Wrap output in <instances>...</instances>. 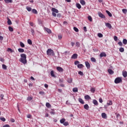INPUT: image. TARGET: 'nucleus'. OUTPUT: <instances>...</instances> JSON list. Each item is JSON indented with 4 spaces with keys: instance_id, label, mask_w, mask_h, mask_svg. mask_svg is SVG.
<instances>
[{
    "instance_id": "f257e3e1",
    "label": "nucleus",
    "mask_w": 127,
    "mask_h": 127,
    "mask_svg": "<svg viewBox=\"0 0 127 127\" xmlns=\"http://www.w3.org/2000/svg\"><path fill=\"white\" fill-rule=\"evenodd\" d=\"M20 62L23 63V64H26L27 61H26V55L25 54H22L20 55Z\"/></svg>"
},
{
    "instance_id": "f03ea898",
    "label": "nucleus",
    "mask_w": 127,
    "mask_h": 127,
    "mask_svg": "<svg viewBox=\"0 0 127 127\" xmlns=\"http://www.w3.org/2000/svg\"><path fill=\"white\" fill-rule=\"evenodd\" d=\"M47 55L48 56H54V55H55V53H54L53 50L49 49L47 51Z\"/></svg>"
},
{
    "instance_id": "7ed1b4c3",
    "label": "nucleus",
    "mask_w": 127,
    "mask_h": 127,
    "mask_svg": "<svg viewBox=\"0 0 127 127\" xmlns=\"http://www.w3.org/2000/svg\"><path fill=\"white\" fill-rule=\"evenodd\" d=\"M121 82H123L122 77H117L115 80V84H119L120 83H121Z\"/></svg>"
},
{
    "instance_id": "20e7f679",
    "label": "nucleus",
    "mask_w": 127,
    "mask_h": 127,
    "mask_svg": "<svg viewBox=\"0 0 127 127\" xmlns=\"http://www.w3.org/2000/svg\"><path fill=\"white\" fill-rule=\"evenodd\" d=\"M71 59H77L78 58V55L77 54H74L71 56Z\"/></svg>"
},
{
    "instance_id": "39448f33",
    "label": "nucleus",
    "mask_w": 127,
    "mask_h": 127,
    "mask_svg": "<svg viewBox=\"0 0 127 127\" xmlns=\"http://www.w3.org/2000/svg\"><path fill=\"white\" fill-rule=\"evenodd\" d=\"M98 15H99V17H101V18H106V16H105V15H104L101 12H99Z\"/></svg>"
},
{
    "instance_id": "423d86ee",
    "label": "nucleus",
    "mask_w": 127,
    "mask_h": 127,
    "mask_svg": "<svg viewBox=\"0 0 127 127\" xmlns=\"http://www.w3.org/2000/svg\"><path fill=\"white\" fill-rule=\"evenodd\" d=\"M57 70L59 72H63V71H64V69L62 67H61L60 66L57 67Z\"/></svg>"
},
{
    "instance_id": "0eeeda50",
    "label": "nucleus",
    "mask_w": 127,
    "mask_h": 127,
    "mask_svg": "<svg viewBox=\"0 0 127 127\" xmlns=\"http://www.w3.org/2000/svg\"><path fill=\"white\" fill-rule=\"evenodd\" d=\"M105 25L106 27H108L109 29H112V25L110 24V23H106Z\"/></svg>"
},
{
    "instance_id": "6e6552de",
    "label": "nucleus",
    "mask_w": 127,
    "mask_h": 127,
    "mask_svg": "<svg viewBox=\"0 0 127 127\" xmlns=\"http://www.w3.org/2000/svg\"><path fill=\"white\" fill-rule=\"evenodd\" d=\"M85 66L87 68V69H90V67H91V65H90V64L88 62H85Z\"/></svg>"
},
{
    "instance_id": "1a4fd4ad",
    "label": "nucleus",
    "mask_w": 127,
    "mask_h": 127,
    "mask_svg": "<svg viewBox=\"0 0 127 127\" xmlns=\"http://www.w3.org/2000/svg\"><path fill=\"white\" fill-rule=\"evenodd\" d=\"M52 11H53V12H55V13H58L59 12V11L58 10V9L55 8H52Z\"/></svg>"
},
{
    "instance_id": "9d476101",
    "label": "nucleus",
    "mask_w": 127,
    "mask_h": 127,
    "mask_svg": "<svg viewBox=\"0 0 127 127\" xmlns=\"http://www.w3.org/2000/svg\"><path fill=\"white\" fill-rule=\"evenodd\" d=\"M108 72L110 74V75H113V74H114V73L113 70L111 68L108 69Z\"/></svg>"
},
{
    "instance_id": "9b49d317",
    "label": "nucleus",
    "mask_w": 127,
    "mask_h": 127,
    "mask_svg": "<svg viewBox=\"0 0 127 127\" xmlns=\"http://www.w3.org/2000/svg\"><path fill=\"white\" fill-rule=\"evenodd\" d=\"M107 57V55L105 52H102L100 54V57Z\"/></svg>"
},
{
    "instance_id": "f8f14e48",
    "label": "nucleus",
    "mask_w": 127,
    "mask_h": 127,
    "mask_svg": "<svg viewBox=\"0 0 127 127\" xmlns=\"http://www.w3.org/2000/svg\"><path fill=\"white\" fill-rule=\"evenodd\" d=\"M101 116L103 119H107V114L105 113H102Z\"/></svg>"
},
{
    "instance_id": "ddd939ff",
    "label": "nucleus",
    "mask_w": 127,
    "mask_h": 127,
    "mask_svg": "<svg viewBox=\"0 0 127 127\" xmlns=\"http://www.w3.org/2000/svg\"><path fill=\"white\" fill-rule=\"evenodd\" d=\"M123 76L124 77V78H126L127 76V71H123Z\"/></svg>"
},
{
    "instance_id": "4468645a",
    "label": "nucleus",
    "mask_w": 127,
    "mask_h": 127,
    "mask_svg": "<svg viewBox=\"0 0 127 127\" xmlns=\"http://www.w3.org/2000/svg\"><path fill=\"white\" fill-rule=\"evenodd\" d=\"M45 30L48 32V33H51L52 31L50 29H49L48 28H45Z\"/></svg>"
},
{
    "instance_id": "2eb2a0df",
    "label": "nucleus",
    "mask_w": 127,
    "mask_h": 127,
    "mask_svg": "<svg viewBox=\"0 0 127 127\" xmlns=\"http://www.w3.org/2000/svg\"><path fill=\"white\" fill-rule=\"evenodd\" d=\"M76 7H77V8H78V9H81V8H82L81 4H80V3H76Z\"/></svg>"
},
{
    "instance_id": "dca6fc26",
    "label": "nucleus",
    "mask_w": 127,
    "mask_h": 127,
    "mask_svg": "<svg viewBox=\"0 0 127 127\" xmlns=\"http://www.w3.org/2000/svg\"><path fill=\"white\" fill-rule=\"evenodd\" d=\"M106 13H107V14H108L109 16H110V17H112V16H113V15L109 11V10H106Z\"/></svg>"
},
{
    "instance_id": "f3484780",
    "label": "nucleus",
    "mask_w": 127,
    "mask_h": 127,
    "mask_svg": "<svg viewBox=\"0 0 127 127\" xmlns=\"http://www.w3.org/2000/svg\"><path fill=\"white\" fill-rule=\"evenodd\" d=\"M93 104H94V105H95V106H98V101L96 100V99H94L93 100Z\"/></svg>"
},
{
    "instance_id": "a211bd4d",
    "label": "nucleus",
    "mask_w": 127,
    "mask_h": 127,
    "mask_svg": "<svg viewBox=\"0 0 127 127\" xmlns=\"http://www.w3.org/2000/svg\"><path fill=\"white\" fill-rule=\"evenodd\" d=\"M7 52H10L11 53H12L13 52H14V51L11 49V48H8L7 49Z\"/></svg>"
},
{
    "instance_id": "6ab92c4d",
    "label": "nucleus",
    "mask_w": 127,
    "mask_h": 127,
    "mask_svg": "<svg viewBox=\"0 0 127 127\" xmlns=\"http://www.w3.org/2000/svg\"><path fill=\"white\" fill-rule=\"evenodd\" d=\"M32 12L33 13H34L35 14H37V13H38V12L37 11V10L35 9H33L32 10Z\"/></svg>"
},
{
    "instance_id": "aec40b11",
    "label": "nucleus",
    "mask_w": 127,
    "mask_h": 127,
    "mask_svg": "<svg viewBox=\"0 0 127 127\" xmlns=\"http://www.w3.org/2000/svg\"><path fill=\"white\" fill-rule=\"evenodd\" d=\"M84 99L85 100H91V97H90L89 95H85L84 96Z\"/></svg>"
},
{
    "instance_id": "412c9836",
    "label": "nucleus",
    "mask_w": 127,
    "mask_h": 127,
    "mask_svg": "<svg viewBox=\"0 0 127 127\" xmlns=\"http://www.w3.org/2000/svg\"><path fill=\"white\" fill-rule=\"evenodd\" d=\"M78 101L79 102V103H80V104H84L85 103L84 102V100H83V99H82V98H79Z\"/></svg>"
},
{
    "instance_id": "4be33fe9",
    "label": "nucleus",
    "mask_w": 127,
    "mask_h": 127,
    "mask_svg": "<svg viewBox=\"0 0 127 127\" xmlns=\"http://www.w3.org/2000/svg\"><path fill=\"white\" fill-rule=\"evenodd\" d=\"M18 51L20 52V53H23V52H24V49L19 48L18 49Z\"/></svg>"
},
{
    "instance_id": "5701e85b",
    "label": "nucleus",
    "mask_w": 127,
    "mask_h": 127,
    "mask_svg": "<svg viewBox=\"0 0 127 127\" xmlns=\"http://www.w3.org/2000/svg\"><path fill=\"white\" fill-rule=\"evenodd\" d=\"M80 2L82 5H85L86 4V2L84 0H80Z\"/></svg>"
},
{
    "instance_id": "b1692460",
    "label": "nucleus",
    "mask_w": 127,
    "mask_h": 127,
    "mask_svg": "<svg viewBox=\"0 0 127 127\" xmlns=\"http://www.w3.org/2000/svg\"><path fill=\"white\" fill-rule=\"evenodd\" d=\"M90 91L91 93H95V91H96V88H95V87H92L90 89Z\"/></svg>"
},
{
    "instance_id": "393cba45",
    "label": "nucleus",
    "mask_w": 127,
    "mask_h": 127,
    "mask_svg": "<svg viewBox=\"0 0 127 127\" xmlns=\"http://www.w3.org/2000/svg\"><path fill=\"white\" fill-rule=\"evenodd\" d=\"M83 67H84L83 64H78L77 65V67L79 68V69H81V68H83Z\"/></svg>"
},
{
    "instance_id": "a878e982",
    "label": "nucleus",
    "mask_w": 127,
    "mask_h": 127,
    "mask_svg": "<svg viewBox=\"0 0 127 127\" xmlns=\"http://www.w3.org/2000/svg\"><path fill=\"white\" fill-rule=\"evenodd\" d=\"M72 92H74V93H76V92H78V88L77 87L73 88L72 89Z\"/></svg>"
},
{
    "instance_id": "bb28decb",
    "label": "nucleus",
    "mask_w": 127,
    "mask_h": 127,
    "mask_svg": "<svg viewBox=\"0 0 127 127\" xmlns=\"http://www.w3.org/2000/svg\"><path fill=\"white\" fill-rule=\"evenodd\" d=\"M6 3H9L12 2V0H4Z\"/></svg>"
},
{
    "instance_id": "cd10ccee",
    "label": "nucleus",
    "mask_w": 127,
    "mask_h": 127,
    "mask_svg": "<svg viewBox=\"0 0 127 127\" xmlns=\"http://www.w3.org/2000/svg\"><path fill=\"white\" fill-rule=\"evenodd\" d=\"M72 81H73V79L72 78H69L67 79V82L69 84H71V83H72Z\"/></svg>"
},
{
    "instance_id": "c85d7f7f",
    "label": "nucleus",
    "mask_w": 127,
    "mask_h": 127,
    "mask_svg": "<svg viewBox=\"0 0 127 127\" xmlns=\"http://www.w3.org/2000/svg\"><path fill=\"white\" fill-rule=\"evenodd\" d=\"M26 8L27 9V10H28V11H31L32 8L30 7H28V6H26Z\"/></svg>"
},
{
    "instance_id": "c756f323",
    "label": "nucleus",
    "mask_w": 127,
    "mask_h": 127,
    "mask_svg": "<svg viewBox=\"0 0 127 127\" xmlns=\"http://www.w3.org/2000/svg\"><path fill=\"white\" fill-rule=\"evenodd\" d=\"M84 108L85 110H89V105H88V104H85L84 106Z\"/></svg>"
},
{
    "instance_id": "7c9ffc66",
    "label": "nucleus",
    "mask_w": 127,
    "mask_h": 127,
    "mask_svg": "<svg viewBox=\"0 0 127 127\" xmlns=\"http://www.w3.org/2000/svg\"><path fill=\"white\" fill-rule=\"evenodd\" d=\"M65 119L63 118L60 120L61 124H64L65 123Z\"/></svg>"
},
{
    "instance_id": "2f4dec72",
    "label": "nucleus",
    "mask_w": 127,
    "mask_h": 127,
    "mask_svg": "<svg viewBox=\"0 0 127 127\" xmlns=\"http://www.w3.org/2000/svg\"><path fill=\"white\" fill-rule=\"evenodd\" d=\"M27 42H28V44H29L30 45H31L32 44V41H31V40L29 39H28Z\"/></svg>"
},
{
    "instance_id": "473e14b6",
    "label": "nucleus",
    "mask_w": 127,
    "mask_h": 127,
    "mask_svg": "<svg viewBox=\"0 0 127 127\" xmlns=\"http://www.w3.org/2000/svg\"><path fill=\"white\" fill-rule=\"evenodd\" d=\"M51 75L52 77H56L55 74H54V71H53V70H52L51 71Z\"/></svg>"
},
{
    "instance_id": "72a5a7b5",
    "label": "nucleus",
    "mask_w": 127,
    "mask_h": 127,
    "mask_svg": "<svg viewBox=\"0 0 127 127\" xmlns=\"http://www.w3.org/2000/svg\"><path fill=\"white\" fill-rule=\"evenodd\" d=\"M7 23H8V25H11V24H12L11 20H10V19H9V18H8Z\"/></svg>"
},
{
    "instance_id": "f704fd0d",
    "label": "nucleus",
    "mask_w": 127,
    "mask_h": 127,
    "mask_svg": "<svg viewBox=\"0 0 127 127\" xmlns=\"http://www.w3.org/2000/svg\"><path fill=\"white\" fill-rule=\"evenodd\" d=\"M2 68L4 70H6V69L7 68V67H6V65H5V64H2Z\"/></svg>"
},
{
    "instance_id": "c9c22d12",
    "label": "nucleus",
    "mask_w": 127,
    "mask_h": 127,
    "mask_svg": "<svg viewBox=\"0 0 127 127\" xmlns=\"http://www.w3.org/2000/svg\"><path fill=\"white\" fill-rule=\"evenodd\" d=\"M73 30H74V31H75V32H79V29H77V28L76 27H73Z\"/></svg>"
},
{
    "instance_id": "e433bc0d",
    "label": "nucleus",
    "mask_w": 127,
    "mask_h": 127,
    "mask_svg": "<svg viewBox=\"0 0 127 127\" xmlns=\"http://www.w3.org/2000/svg\"><path fill=\"white\" fill-rule=\"evenodd\" d=\"M107 104L108 106H112V105H113V102H112V100H110L109 102H108Z\"/></svg>"
},
{
    "instance_id": "4c0bfd02",
    "label": "nucleus",
    "mask_w": 127,
    "mask_h": 127,
    "mask_svg": "<svg viewBox=\"0 0 127 127\" xmlns=\"http://www.w3.org/2000/svg\"><path fill=\"white\" fill-rule=\"evenodd\" d=\"M20 46H21V47H25V45H24V44L23 43H22V42H20Z\"/></svg>"
},
{
    "instance_id": "58836bf2",
    "label": "nucleus",
    "mask_w": 127,
    "mask_h": 127,
    "mask_svg": "<svg viewBox=\"0 0 127 127\" xmlns=\"http://www.w3.org/2000/svg\"><path fill=\"white\" fill-rule=\"evenodd\" d=\"M119 51L120 52H124V51H125V49H124L123 47H121L119 49Z\"/></svg>"
},
{
    "instance_id": "ea45409f",
    "label": "nucleus",
    "mask_w": 127,
    "mask_h": 127,
    "mask_svg": "<svg viewBox=\"0 0 127 127\" xmlns=\"http://www.w3.org/2000/svg\"><path fill=\"white\" fill-rule=\"evenodd\" d=\"M8 29H9V31H10L11 32H12V31H13V28L12 27H11V26L8 27Z\"/></svg>"
},
{
    "instance_id": "a19ab883",
    "label": "nucleus",
    "mask_w": 127,
    "mask_h": 127,
    "mask_svg": "<svg viewBox=\"0 0 127 127\" xmlns=\"http://www.w3.org/2000/svg\"><path fill=\"white\" fill-rule=\"evenodd\" d=\"M88 19L89 20V21H93V18H92V17L91 16H88Z\"/></svg>"
},
{
    "instance_id": "79ce46f5",
    "label": "nucleus",
    "mask_w": 127,
    "mask_h": 127,
    "mask_svg": "<svg viewBox=\"0 0 127 127\" xmlns=\"http://www.w3.org/2000/svg\"><path fill=\"white\" fill-rule=\"evenodd\" d=\"M97 35H98V37H99V38H102V37H103V35L101 33H99L97 34Z\"/></svg>"
},
{
    "instance_id": "37998d69",
    "label": "nucleus",
    "mask_w": 127,
    "mask_h": 127,
    "mask_svg": "<svg viewBox=\"0 0 127 127\" xmlns=\"http://www.w3.org/2000/svg\"><path fill=\"white\" fill-rule=\"evenodd\" d=\"M123 44L126 45V44H127V40L126 39H124L123 41Z\"/></svg>"
},
{
    "instance_id": "c03bdc74",
    "label": "nucleus",
    "mask_w": 127,
    "mask_h": 127,
    "mask_svg": "<svg viewBox=\"0 0 127 127\" xmlns=\"http://www.w3.org/2000/svg\"><path fill=\"white\" fill-rule=\"evenodd\" d=\"M46 106L47 108H50V107H51V105H50V103H47L46 104Z\"/></svg>"
},
{
    "instance_id": "a18cd8bd",
    "label": "nucleus",
    "mask_w": 127,
    "mask_h": 127,
    "mask_svg": "<svg viewBox=\"0 0 127 127\" xmlns=\"http://www.w3.org/2000/svg\"><path fill=\"white\" fill-rule=\"evenodd\" d=\"M75 46L76 47H80V43L79 42H76Z\"/></svg>"
},
{
    "instance_id": "49530a36",
    "label": "nucleus",
    "mask_w": 127,
    "mask_h": 127,
    "mask_svg": "<svg viewBox=\"0 0 127 127\" xmlns=\"http://www.w3.org/2000/svg\"><path fill=\"white\" fill-rule=\"evenodd\" d=\"M78 74L79 75H80V76H84V73H83V72H82L81 71H79L78 72Z\"/></svg>"
},
{
    "instance_id": "de8ad7c7",
    "label": "nucleus",
    "mask_w": 127,
    "mask_h": 127,
    "mask_svg": "<svg viewBox=\"0 0 127 127\" xmlns=\"http://www.w3.org/2000/svg\"><path fill=\"white\" fill-rule=\"evenodd\" d=\"M31 32L32 33V35L34 36V30L33 29H31Z\"/></svg>"
},
{
    "instance_id": "09e8293b",
    "label": "nucleus",
    "mask_w": 127,
    "mask_h": 127,
    "mask_svg": "<svg viewBox=\"0 0 127 127\" xmlns=\"http://www.w3.org/2000/svg\"><path fill=\"white\" fill-rule=\"evenodd\" d=\"M91 61H92V62H96V59L94 58H91Z\"/></svg>"
},
{
    "instance_id": "8fccbe9b",
    "label": "nucleus",
    "mask_w": 127,
    "mask_h": 127,
    "mask_svg": "<svg viewBox=\"0 0 127 127\" xmlns=\"http://www.w3.org/2000/svg\"><path fill=\"white\" fill-rule=\"evenodd\" d=\"M39 94H40V95H42V96H43V95H45V92H44L43 91H40Z\"/></svg>"
},
{
    "instance_id": "3c124183",
    "label": "nucleus",
    "mask_w": 127,
    "mask_h": 127,
    "mask_svg": "<svg viewBox=\"0 0 127 127\" xmlns=\"http://www.w3.org/2000/svg\"><path fill=\"white\" fill-rule=\"evenodd\" d=\"M0 121H2V122H5V118L3 117H1L0 118Z\"/></svg>"
},
{
    "instance_id": "603ef678",
    "label": "nucleus",
    "mask_w": 127,
    "mask_h": 127,
    "mask_svg": "<svg viewBox=\"0 0 127 127\" xmlns=\"http://www.w3.org/2000/svg\"><path fill=\"white\" fill-rule=\"evenodd\" d=\"M52 15H53L54 17H56V16H57V15L56 14V13H55L54 12H52Z\"/></svg>"
},
{
    "instance_id": "864d4df0",
    "label": "nucleus",
    "mask_w": 127,
    "mask_h": 127,
    "mask_svg": "<svg viewBox=\"0 0 127 127\" xmlns=\"http://www.w3.org/2000/svg\"><path fill=\"white\" fill-rule=\"evenodd\" d=\"M122 11L124 13H126L127 12V9H123Z\"/></svg>"
},
{
    "instance_id": "5fc2aeb1",
    "label": "nucleus",
    "mask_w": 127,
    "mask_h": 127,
    "mask_svg": "<svg viewBox=\"0 0 127 127\" xmlns=\"http://www.w3.org/2000/svg\"><path fill=\"white\" fill-rule=\"evenodd\" d=\"M63 125H64V126L67 127V126H68V125H69V123H68V122H64V123Z\"/></svg>"
},
{
    "instance_id": "6e6d98bb",
    "label": "nucleus",
    "mask_w": 127,
    "mask_h": 127,
    "mask_svg": "<svg viewBox=\"0 0 127 127\" xmlns=\"http://www.w3.org/2000/svg\"><path fill=\"white\" fill-rule=\"evenodd\" d=\"M33 98L32 97H28L27 98V101H31V100H32Z\"/></svg>"
},
{
    "instance_id": "4d7b16f0",
    "label": "nucleus",
    "mask_w": 127,
    "mask_h": 127,
    "mask_svg": "<svg viewBox=\"0 0 127 127\" xmlns=\"http://www.w3.org/2000/svg\"><path fill=\"white\" fill-rule=\"evenodd\" d=\"M79 63H80V62L76 61L74 62V65H78V64H79Z\"/></svg>"
},
{
    "instance_id": "13d9d810",
    "label": "nucleus",
    "mask_w": 127,
    "mask_h": 127,
    "mask_svg": "<svg viewBox=\"0 0 127 127\" xmlns=\"http://www.w3.org/2000/svg\"><path fill=\"white\" fill-rule=\"evenodd\" d=\"M31 115H30V114H28V115H27V118H28V119H31Z\"/></svg>"
},
{
    "instance_id": "bf43d9fd",
    "label": "nucleus",
    "mask_w": 127,
    "mask_h": 127,
    "mask_svg": "<svg viewBox=\"0 0 127 127\" xmlns=\"http://www.w3.org/2000/svg\"><path fill=\"white\" fill-rule=\"evenodd\" d=\"M83 30H84V31L85 32H87V27L84 26V27H83Z\"/></svg>"
},
{
    "instance_id": "052dcab7",
    "label": "nucleus",
    "mask_w": 127,
    "mask_h": 127,
    "mask_svg": "<svg viewBox=\"0 0 127 127\" xmlns=\"http://www.w3.org/2000/svg\"><path fill=\"white\" fill-rule=\"evenodd\" d=\"M0 97L1 98L0 100H3V97H4V96L3 95V94H0Z\"/></svg>"
},
{
    "instance_id": "680f3d73",
    "label": "nucleus",
    "mask_w": 127,
    "mask_h": 127,
    "mask_svg": "<svg viewBox=\"0 0 127 127\" xmlns=\"http://www.w3.org/2000/svg\"><path fill=\"white\" fill-rule=\"evenodd\" d=\"M114 40H115V41H118V37L117 36H114Z\"/></svg>"
},
{
    "instance_id": "e2e57ef3",
    "label": "nucleus",
    "mask_w": 127,
    "mask_h": 127,
    "mask_svg": "<svg viewBox=\"0 0 127 127\" xmlns=\"http://www.w3.org/2000/svg\"><path fill=\"white\" fill-rule=\"evenodd\" d=\"M0 61H1V62H4V59H3L2 58H0Z\"/></svg>"
},
{
    "instance_id": "0e129e2a",
    "label": "nucleus",
    "mask_w": 127,
    "mask_h": 127,
    "mask_svg": "<svg viewBox=\"0 0 127 127\" xmlns=\"http://www.w3.org/2000/svg\"><path fill=\"white\" fill-rule=\"evenodd\" d=\"M118 44H119V45H120V46H123V43L122 42H118Z\"/></svg>"
},
{
    "instance_id": "69168bd1",
    "label": "nucleus",
    "mask_w": 127,
    "mask_h": 127,
    "mask_svg": "<svg viewBox=\"0 0 127 127\" xmlns=\"http://www.w3.org/2000/svg\"><path fill=\"white\" fill-rule=\"evenodd\" d=\"M58 39H62V36H61V35H59L58 36Z\"/></svg>"
},
{
    "instance_id": "338daca9",
    "label": "nucleus",
    "mask_w": 127,
    "mask_h": 127,
    "mask_svg": "<svg viewBox=\"0 0 127 127\" xmlns=\"http://www.w3.org/2000/svg\"><path fill=\"white\" fill-rule=\"evenodd\" d=\"M10 121H11V123H14V122H15V120H14V119H13L12 118L11 119Z\"/></svg>"
},
{
    "instance_id": "774afa93",
    "label": "nucleus",
    "mask_w": 127,
    "mask_h": 127,
    "mask_svg": "<svg viewBox=\"0 0 127 127\" xmlns=\"http://www.w3.org/2000/svg\"><path fill=\"white\" fill-rule=\"evenodd\" d=\"M3 127H10L9 125H5L3 126Z\"/></svg>"
}]
</instances>
